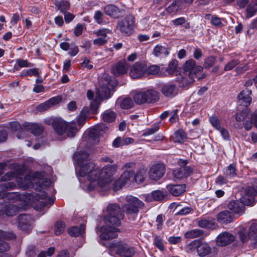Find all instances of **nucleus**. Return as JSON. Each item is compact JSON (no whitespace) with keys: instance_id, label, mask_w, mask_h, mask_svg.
Returning <instances> with one entry per match:
<instances>
[{"instance_id":"nucleus-1","label":"nucleus","mask_w":257,"mask_h":257,"mask_svg":"<svg viewBox=\"0 0 257 257\" xmlns=\"http://www.w3.org/2000/svg\"><path fill=\"white\" fill-rule=\"evenodd\" d=\"M182 68L183 72L177 77V81L181 87L191 84L195 81V78L201 79L205 77V75L202 73L203 67L197 65L195 61L193 59L187 60Z\"/></svg>"},{"instance_id":"nucleus-2","label":"nucleus","mask_w":257,"mask_h":257,"mask_svg":"<svg viewBox=\"0 0 257 257\" xmlns=\"http://www.w3.org/2000/svg\"><path fill=\"white\" fill-rule=\"evenodd\" d=\"M117 165H106L102 169L97 168L96 187L99 191H107L111 188L113 175L116 172Z\"/></svg>"},{"instance_id":"nucleus-3","label":"nucleus","mask_w":257,"mask_h":257,"mask_svg":"<svg viewBox=\"0 0 257 257\" xmlns=\"http://www.w3.org/2000/svg\"><path fill=\"white\" fill-rule=\"evenodd\" d=\"M185 250L188 252L196 251L200 257H205L207 255L214 256L217 254L218 252L216 247H212L210 244L200 239H195L185 246Z\"/></svg>"},{"instance_id":"nucleus-4","label":"nucleus","mask_w":257,"mask_h":257,"mask_svg":"<svg viewBox=\"0 0 257 257\" xmlns=\"http://www.w3.org/2000/svg\"><path fill=\"white\" fill-rule=\"evenodd\" d=\"M98 83L99 87L96 91L95 97H97L100 103L103 100L111 97V91L114 88V82L108 74L104 73L99 77Z\"/></svg>"},{"instance_id":"nucleus-5","label":"nucleus","mask_w":257,"mask_h":257,"mask_svg":"<svg viewBox=\"0 0 257 257\" xmlns=\"http://www.w3.org/2000/svg\"><path fill=\"white\" fill-rule=\"evenodd\" d=\"M79 170L77 172L79 177H86L90 183L88 185V189L92 191L95 188L96 179L97 178V168L92 161H89L79 166Z\"/></svg>"},{"instance_id":"nucleus-6","label":"nucleus","mask_w":257,"mask_h":257,"mask_svg":"<svg viewBox=\"0 0 257 257\" xmlns=\"http://www.w3.org/2000/svg\"><path fill=\"white\" fill-rule=\"evenodd\" d=\"M22 176H19L17 181L20 187L24 189L29 188L34 183L39 184V186L35 188L36 190L42 189V186L44 182L48 183V185L50 184V181L47 179H43V175L41 173L36 172L34 175L28 174L24 178L22 177Z\"/></svg>"},{"instance_id":"nucleus-7","label":"nucleus","mask_w":257,"mask_h":257,"mask_svg":"<svg viewBox=\"0 0 257 257\" xmlns=\"http://www.w3.org/2000/svg\"><path fill=\"white\" fill-rule=\"evenodd\" d=\"M238 234L239 239L242 243L249 241L250 247L257 248V223H251L248 229L241 228Z\"/></svg>"},{"instance_id":"nucleus-8","label":"nucleus","mask_w":257,"mask_h":257,"mask_svg":"<svg viewBox=\"0 0 257 257\" xmlns=\"http://www.w3.org/2000/svg\"><path fill=\"white\" fill-rule=\"evenodd\" d=\"M107 215L104 221L107 225H120V219L123 218V214L120 207L117 204H109L106 208Z\"/></svg>"},{"instance_id":"nucleus-9","label":"nucleus","mask_w":257,"mask_h":257,"mask_svg":"<svg viewBox=\"0 0 257 257\" xmlns=\"http://www.w3.org/2000/svg\"><path fill=\"white\" fill-rule=\"evenodd\" d=\"M126 201L127 203L123 206V211L128 217H132L134 220L140 209L144 207V203L137 197L132 196H126Z\"/></svg>"},{"instance_id":"nucleus-10","label":"nucleus","mask_w":257,"mask_h":257,"mask_svg":"<svg viewBox=\"0 0 257 257\" xmlns=\"http://www.w3.org/2000/svg\"><path fill=\"white\" fill-rule=\"evenodd\" d=\"M47 193L44 191L38 193L33 192L30 195L29 199L32 203H35V208L38 210H42L45 207H49V205L54 203L53 198H47Z\"/></svg>"},{"instance_id":"nucleus-11","label":"nucleus","mask_w":257,"mask_h":257,"mask_svg":"<svg viewBox=\"0 0 257 257\" xmlns=\"http://www.w3.org/2000/svg\"><path fill=\"white\" fill-rule=\"evenodd\" d=\"M135 18L132 15L126 16L117 22L116 28L124 35L130 36L133 33Z\"/></svg>"},{"instance_id":"nucleus-12","label":"nucleus","mask_w":257,"mask_h":257,"mask_svg":"<svg viewBox=\"0 0 257 257\" xmlns=\"http://www.w3.org/2000/svg\"><path fill=\"white\" fill-rule=\"evenodd\" d=\"M9 168L11 171L7 172L2 177L1 180L2 181H9L14 178L17 179L19 176H23L25 172V168L16 163L11 164Z\"/></svg>"},{"instance_id":"nucleus-13","label":"nucleus","mask_w":257,"mask_h":257,"mask_svg":"<svg viewBox=\"0 0 257 257\" xmlns=\"http://www.w3.org/2000/svg\"><path fill=\"white\" fill-rule=\"evenodd\" d=\"M45 122L48 125H52L59 135L64 134L67 131V122L61 118H48L45 120Z\"/></svg>"},{"instance_id":"nucleus-14","label":"nucleus","mask_w":257,"mask_h":257,"mask_svg":"<svg viewBox=\"0 0 257 257\" xmlns=\"http://www.w3.org/2000/svg\"><path fill=\"white\" fill-rule=\"evenodd\" d=\"M147 70V64L144 61H138L132 66L130 75L133 79H138L145 74Z\"/></svg>"},{"instance_id":"nucleus-15","label":"nucleus","mask_w":257,"mask_h":257,"mask_svg":"<svg viewBox=\"0 0 257 257\" xmlns=\"http://www.w3.org/2000/svg\"><path fill=\"white\" fill-rule=\"evenodd\" d=\"M188 162L186 160H180L179 164L180 166L179 168L176 169L173 171L174 177L177 179H182L189 176L193 171L192 169L187 166Z\"/></svg>"},{"instance_id":"nucleus-16","label":"nucleus","mask_w":257,"mask_h":257,"mask_svg":"<svg viewBox=\"0 0 257 257\" xmlns=\"http://www.w3.org/2000/svg\"><path fill=\"white\" fill-rule=\"evenodd\" d=\"M119 225H107L101 228V233L100 234L101 238L104 240H108L114 238L117 236V232L119 231L117 227Z\"/></svg>"},{"instance_id":"nucleus-17","label":"nucleus","mask_w":257,"mask_h":257,"mask_svg":"<svg viewBox=\"0 0 257 257\" xmlns=\"http://www.w3.org/2000/svg\"><path fill=\"white\" fill-rule=\"evenodd\" d=\"M166 172L165 166L162 164H156L152 166L149 171V177L152 180L161 179Z\"/></svg>"},{"instance_id":"nucleus-18","label":"nucleus","mask_w":257,"mask_h":257,"mask_svg":"<svg viewBox=\"0 0 257 257\" xmlns=\"http://www.w3.org/2000/svg\"><path fill=\"white\" fill-rule=\"evenodd\" d=\"M253 185L246 189L245 193L241 198L242 201L245 205H249L252 203L254 197L257 195V179L254 180Z\"/></svg>"},{"instance_id":"nucleus-19","label":"nucleus","mask_w":257,"mask_h":257,"mask_svg":"<svg viewBox=\"0 0 257 257\" xmlns=\"http://www.w3.org/2000/svg\"><path fill=\"white\" fill-rule=\"evenodd\" d=\"M32 217L30 215L21 214L18 217V227L29 233L32 229Z\"/></svg>"},{"instance_id":"nucleus-20","label":"nucleus","mask_w":257,"mask_h":257,"mask_svg":"<svg viewBox=\"0 0 257 257\" xmlns=\"http://www.w3.org/2000/svg\"><path fill=\"white\" fill-rule=\"evenodd\" d=\"M108 128L104 124H97L89 130L88 136L94 141L95 144L98 143V138Z\"/></svg>"},{"instance_id":"nucleus-21","label":"nucleus","mask_w":257,"mask_h":257,"mask_svg":"<svg viewBox=\"0 0 257 257\" xmlns=\"http://www.w3.org/2000/svg\"><path fill=\"white\" fill-rule=\"evenodd\" d=\"M128 65L125 60L118 61L111 67V72L116 76H119L127 73Z\"/></svg>"},{"instance_id":"nucleus-22","label":"nucleus","mask_w":257,"mask_h":257,"mask_svg":"<svg viewBox=\"0 0 257 257\" xmlns=\"http://www.w3.org/2000/svg\"><path fill=\"white\" fill-rule=\"evenodd\" d=\"M161 92L165 96L172 98L178 94V88L176 85L168 83L162 86Z\"/></svg>"},{"instance_id":"nucleus-23","label":"nucleus","mask_w":257,"mask_h":257,"mask_svg":"<svg viewBox=\"0 0 257 257\" xmlns=\"http://www.w3.org/2000/svg\"><path fill=\"white\" fill-rule=\"evenodd\" d=\"M253 125L257 128V109L251 114L249 121L246 120L242 124L236 123L235 127L239 130L243 127L246 131H248L252 128Z\"/></svg>"},{"instance_id":"nucleus-24","label":"nucleus","mask_w":257,"mask_h":257,"mask_svg":"<svg viewBox=\"0 0 257 257\" xmlns=\"http://www.w3.org/2000/svg\"><path fill=\"white\" fill-rule=\"evenodd\" d=\"M251 93V90L247 88L245 89L242 90L237 96V98L240 104L242 105L247 108V107L250 104L252 101V98L250 96Z\"/></svg>"},{"instance_id":"nucleus-25","label":"nucleus","mask_w":257,"mask_h":257,"mask_svg":"<svg viewBox=\"0 0 257 257\" xmlns=\"http://www.w3.org/2000/svg\"><path fill=\"white\" fill-rule=\"evenodd\" d=\"M235 239L234 236L228 232H224L220 233L216 239V242L218 245L221 246L227 245Z\"/></svg>"},{"instance_id":"nucleus-26","label":"nucleus","mask_w":257,"mask_h":257,"mask_svg":"<svg viewBox=\"0 0 257 257\" xmlns=\"http://www.w3.org/2000/svg\"><path fill=\"white\" fill-rule=\"evenodd\" d=\"M24 128L34 136H40L44 131L43 126L40 123L25 122L23 125Z\"/></svg>"},{"instance_id":"nucleus-27","label":"nucleus","mask_w":257,"mask_h":257,"mask_svg":"<svg viewBox=\"0 0 257 257\" xmlns=\"http://www.w3.org/2000/svg\"><path fill=\"white\" fill-rule=\"evenodd\" d=\"M100 102L98 101L97 97H95L90 103L89 107H84L81 110L80 114L87 117L90 113L96 114Z\"/></svg>"},{"instance_id":"nucleus-28","label":"nucleus","mask_w":257,"mask_h":257,"mask_svg":"<svg viewBox=\"0 0 257 257\" xmlns=\"http://www.w3.org/2000/svg\"><path fill=\"white\" fill-rule=\"evenodd\" d=\"M186 187L185 184H169L167 186L170 193L175 196H180L184 193Z\"/></svg>"},{"instance_id":"nucleus-29","label":"nucleus","mask_w":257,"mask_h":257,"mask_svg":"<svg viewBox=\"0 0 257 257\" xmlns=\"http://www.w3.org/2000/svg\"><path fill=\"white\" fill-rule=\"evenodd\" d=\"M218 221L221 223L227 224L234 220L233 214L228 210H224L219 212L217 215Z\"/></svg>"},{"instance_id":"nucleus-30","label":"nucleus","mask_w":257,"mask_h":257,"mask_svg":"<svg viewBox=\"0 0 257 257\" xmlns=\"http://www.w3.org/2000/svg\"><path fill=\"white\" fill-rule=\"evenodd\" d=\"M105 14L109 17L118 19L120 16V10L117 7L113 5H108L103 8Z\"/></svg>"},{"instance_id":"nucleus-31","label":"nucleus","mask_w":257,"mask_h":257,"mask_svg":"<svg viewBox=\"0 0 257 257\" xmlns=\"http://www.w3.org/2000/svg\"><path fill=\"white\" fill-rule=\"evenodd\" d=\"M73 158L79 166L89 161H91L89 159L88 154L85 152H77L74 154Z\"/></svg>"},{"instance_id":"nucleus-32","label":"nucleus","mask_w":257,"mask_h":257,"mask_svg":"<svg viewBox=\"0 0 257 257\" xmlns=\"http://www.w3.org/2000/svg\"><path fill=\"white\" fill-rule=\"evenodd\" d=\"M146 103H153L159 99V93L154 89L144 91Z\"/></svg>"},{"instance_id":"nucleus-33","label":"nucleus","mask_w":257,"mask_h":257,"mask_svg":"<svg viewBox=\"0 0 257 257\" xmlns=\"http://www.w3.org/2000/svg\"><path fill=\"white\" fill-rule=\"evenodd\" d=\"M21 210V208L14 204H5L4 215L8 216L16 215Z\"/></svg>"},{"instance_id":"nucleus-34","label":"nucleus","mask_w":257,"mask_h":257,"mask_svg":"<svg viewBox=\"0 0 257 257\" xmlns=\"http://www.w3.org/2000/svg\"><path fill=\"white\" fill-rule=\"evenodd\" d=\"M227 208L235 214L240 213L244 208L243 203L239 201H230L227 205Z\"/></svg>"},{"instance_id":"nucleus-35","label":"nucleus","mask_w":257,"mask_h":257,"mask_svg":"<svg viewBox=\"0 0 257 257\" xmlns=\"http://www.w3.org/2000/svg\"><path fill=\"white\" fill-rule=\"evenodd\" d=\"M237 172L235 164H231L224 169L223 175L228 179H231L237 176Z\"/></svg>"},{"instance_id":"nucleus-36","label":"nucleus","mask_w":257,"mask_h":257,"mask_svg":"<svg viewBox=\"0 0 257 257\" xmlns=\"http://www.w3.org/2000/svg\"><path fill=\"white\" fill-rule=\"evenodd\" d=\"M117 253L124 257H132L135 254V250L133 247L121 245L117 250Z\"/></svg>"},{"instance_id":"nucleus-37","label":"nucleus","mask_w":257,"mask_h":257,"mask_svg":"<svg viewBox=\"0 0 257 257\" xmlns=\"http://www.w3.org/2000/svg\"><path fill=\"white\" fill-rule=\"evenodd\" d=\"M85 229V225L81 224L79 227L74 226L69 228L68 232L70 235L76 237L84 233Z\"/></svg>"},{"instance_id":"nucleus-38","label":"nucleus","mask_w":257,"mask_h":257,"mask_svg":"<svg viewBox=\"0 0 257 257\" xmlns=\"http://www.w3.org/2000/svg\"><path fill=\"white\" fill-rule=\"evenodd\" d=\"M204 235V231L200 229H194L187 231L184 236L186 238L192 239L199 237Z\"/></svg>"},{"instance_id":"nucleus-39","label":"nucleus","mask_w":257,"mask_h":257,"mask_svg":"<svg viewBox=\"0 0 257 257\" xmlns=\"http://www.w3.org/2000/svg\"><path fill=\"white\" fill-rule=\"evenodd\" d=\"M249 109L245 107L242 110H238L235 114V120L238 122L245 121V119L249 115Z\"/></svg>"},{"instance_id":"nucleus-40","label":"nucleus","mask_w":257,"mask_h":257,"mask_svg":"<svg viewBox=\"0 0 257 257\" xmlns=\"http://www.w3.org/2000/svg\"><path fill=\"white\" fill-rule=\"evenodd\" d=\"M102 120L106 122L114 121L116 117V114L113 111L108 109L105 110L101 115Z\"/></svg>"},{"instance_id":"nucleus-41","label":"nucleus","mask_w":257,"mask_h":257,"mask_svg":"<svg viewBox=\"0 0 257 257\" xmlns=\"http://www.w3.org/2000/svg\"><path fill=\"white\" fill-rule=\"evenodd\" d=\"M135 172L133 170H125L121 175L120 178V181L122 180L125 184L128 182H131V179L134 180Z\"/></svg>"},{"instance_id":"nucleus-42","label":"nucleus","mask_w":257,"mask_h":257,"mask_svg":"<svg viewBox=\"0 0 257 257\" xmlns=\"http://www.w3.org/2000/svg\"><path fill=\"white\" fill-rule=\"evenodd\" d=\"M169 53V52L166 47L160 45L156 46L153 50V54L156 57H160L162 55L166 56Z\"/></svg>"},{"instance_id":"nucleus-43","label":"nucleus","mask_w":257,"mask_h":257,"mask_svg":"<svg viewBox=\"0 0 257 257\" xmlns=\"http://www.w3.org/2000/svg\"><path fill=\"white\" fill-rule=\"evenodd\" d=\"M147 172V170L146 169H140L134 176L135 181L139 183L144 182L146 177Z\"/></svg>"},{"instance_id":"nucleus-44","label":"nucleus","mask_w":257,"mask_h":257,"mask_svg":"<svg viewBox=\"0 0 257 257\" xmlns=\"http://www.w3.org/2000/svg\"><path fill=\"white\" fill-rule=\"evenodd\" d=\"M104 18L105 15L101 11H96L95 12L93 18L97 24L99 25H105L107 24L108 22L104 20Z\"/></svg>"},{"instance_id":"nucleus-45","label":"nucleus","mask_w":257,"mask_h":257,"mask_svg":"<svg viewBox=\"0 0 257 257\" xmlns=\"http://www.w3.org/2000/svg\"><path fill=\"white\" fill-rule=\"evenodd\" d=\"M206 20H210L211 24L216 27H221L223 25L221 19L216 16H212L211 14H207L205 16Z\"/></svg>"},{"instance_id":"nucleus-46","label":"nucleus","mask_w":257,"mask_h":257,"mask_svg":"<svg viewBox=\"0 0 257 257\" xmlns=\"http://www.w3.org/2000/svg\"><path fill=\"white\" fill-rule=\"evenodd\" d=\"M79 128H77L75 122H72L71 123L67 122V134L69 137H72L74 136L75 133L78 131Z\"/></svg>"},{"instance_id":"nucleus-47","label":"nucleus","mask_w":257,"mask_h":257,"mask_svg":"<svg viewBox=\"0 0 257 257\" xmlns=\"http://www.w3.org/2000/svg\"><path fill=\"white\" fill-rule=\"evenodd\" d=\"M112 34V30L108 28L100 29L93 32V34L95 35L96 36L105 38H106L108 34Z\"/></svg>"},{"instance_id":"nucleus-48","label":"nucleus","mask_w":257,"mask_h":257,"mask_svg":"<svg viewBox=\"0 0 257 257\" xmlns=\"http://www.w3.org/2000/svg\"><path fill=\"white\" fill-rule=\"evenodd\" d=\"M160 72V67L158 65H152L148 67L147 66V70L145 74L147 75H156Z\"/></svg>"},{"instance_id":"nucleus-49","label":"nucleus","mask_w":257,"mask_h":257,"mask_svg":"<svg viewBox=\"0 0 257 257\" xmlns=\"http://www.w3.org/2000/svg\"><path fill=\"white\" fill-rule=\"evenodd\" d=\"M55 5L58 8L62 13L67 12V10H68L70 7L69 3L66 1L56 2L55 3Z\"/></svg>"},{"instance_id":"nucleus-50","label":"nucleus","mask_w":257,"mask_h":257,"mask_svg":"<svg viewBox=\"0 0 257 257\" xmlns=\"http://www.w3.org/2000/svg\"><path fill=\"white\" fill-rule=\"evenodd\" d=\"M40 75L38 68L29 69L21 73L20 76L23 78L27 76H39Z\"/></svg>"},{"instance_id":"nucleus-51","label":"nucleus","mask_w":257,"mask_h":257,"mask_svg":"<svg viewBox=\"0 0 257 257\" xmlns=\"http://www.w3.org/2000/svg\"><path fill=\"white\" fill-rule=\"evenodd\" d=\"M144 92L137 93L134 97L135 102L138 104H142L146 103Z\"/></svg>"},{"instance_id":"nucleus-52","label":"nucleus","mask_w":257,"mask_h":257,"mask_svg":"<svg viewBox=\"0 0 257 257\" xmlns=\"http://www.w3.org/2000/svg\"><path fill=\"white\" fill-rule=\"evenodd\" d=\"M186 138V134L182 130H179L174 133V139L176 142L182 143Z\"/></svg>"},{"instance_id":"nucleus-53","label":"nucleus","mask_w":257,"mask_h":257,"mask_svg":"<svg viewBox=\"0 0 257 257\" xmlns=\"http://www.w3.org/2000/svg\"><path fill=\"white\" fill-rule=\"evenodd\" d=\"M65 223L62 221H58L55 223L54 227V233L58 235L61 234L64 231Z\"/></svg>"},{"instance_id":"nucleus-54","label":"nucleus","mask_w":257,"mask_h":257,"mask_svg":"<svg viewBox=\"0 0 257 257\" xmlns=\"http://www.w3.org/2000/svg\"><path fill=\"white\" fill-rule=\"evenodd\" d=\"M160 128L159 123H155L152 127L146 129L143 134V136L146 137L155 134Z\"/></svg>"},{"instance_id":"nucleus-55","label":"nucleus","mask_w":257,"mask_h":257,"mask_svg":"<svg viewBox=\"0 0 257 257\" xmlns=\"http://www.w3.org/2000/svg\"><path fill=\"white\" fill-rule=\"evenodd\" d=\"M197 224L201 228H210L214 225V223L210 220L202 218L197 221Z\"/></svg>"},{"instance_id":"nucleus-56","label":"nucleus","mask_w":257,"mask_h":257,"mask_svg":"<svg viewBox=\"0 0 257 257\" xmlns=\"http://www.w3.org/2000/svg\"><path fill=\"white\" fill-rule=\"evenodd\" d=\"M257 12V8L252 2L250 3L246 9V17L251 18Z\"/></svg>"},{"instance_id":"nucleus-57","label":"nucleus","mask_w":257,"mask_h":257,"mask_svg":"<svg viewBox=\"0 0 257 257\" xmlns=\"http://www.w3.org/2000/svg\"><path fill=\"white\" fill-rule=\"evenodd\" d=\"M15 238L16 235L13 233L0 230V240H3V239H13Z\"/></svg>"},{"instance_id":"nucleus-58","label":"nucleus","mask_w":257,"mask_h":257,"mask_svg":"<svg viewBox=\"0 0 257 257\" xmlns=\"http://www.w3.org/2000/svg\"><path fill=\"white\" fill-rule=\"evenodd\" d=\"M177 65L178 61L176 60H172L169 63V65L166 69V71L170 75L174 74L176 71Z\"/></svg>"},{"instance_id":"nucleus-59","label":"nucleus","mask_w":257,"mask_h":257,"mask_svg":"<svg viewBox=\"0 0 257 257\" xmlns=\"http://www.w3.org/2000/svg\"><path fill=\"white\" fill-rule=\"evenodd\" d=\"M120 106L122 109H129L133 106V102L131 98H126L121 100Z\"/></svg>"},{"instance_id":"nucleus-60","label":"nucleus","mask_w":257,"mask_h":257,"mask_svg":"<svg viewBox=\"0 0 257 257\" xmlns=\"http://www.w3.org/2000/svg\"><path fill=\"white\" fill-rule=\"evenodd\" d=\"M216 61V58L213 56L208 57L204 60V67L209 69L211 68Z\"/></svg>"},{"instance_id":"nucleus-61","label":"nucleus","mask_w":257,"mask_h":257,"mask_svg":"<svg viewBox=\"0 0 257 257\" xmlns=\"http://www.w3.org/2000/svg\"><path fill=\"white\" fill-rule=\"evenodd\" d=\"M209 121L211 125L216 129L219 130L220 127V121L217 116L212 115L209 118Z\"/></svg>"},{"instance_id":"nucleus-62","label":"nucleus","mask_w":257,"mask_h":257,"mask_svg":"<svg viewBox=\"0 0 257 257\" xmlns=\"http://www.w3.org/2000/svg\"><path fill=\"white\" fill-rule=\"evenodd\" d=\"M193 211V208L190 206L184 207L176 213L178 215H186L189 214Z\"/></svg>"},{"instance_id":"nucleus-63","label":"nucleus","mask_w":257,"mask_h":257,"mask_svg":"<svg viewBox=\"0 0 257 257\" xmlns=\"http://www.w3.org/2000/svg\"><path fill=\"white\" fill-rule=\"evenodd\" d=\"M239 63V61L238 60H232L227 63L224 68V70L225 71H230L237 66Z\"/></svg>"},{"instance_id":"nucleus-64","label":"nucleus","mask_w":257,"mask_h":257,"mask_svg":"<svg viewBox=\"0 0 257 257\" xmlns=\"http://www.w3.org/2000/svg\"><path fill=\"white\" fill-rule=\"evenodd\" d=\"M17 63L20 68L22 67H31L33 66V64L29 62L27 60H23L22 59H18L16 61Z\"/></svg>"}]
</instances>
